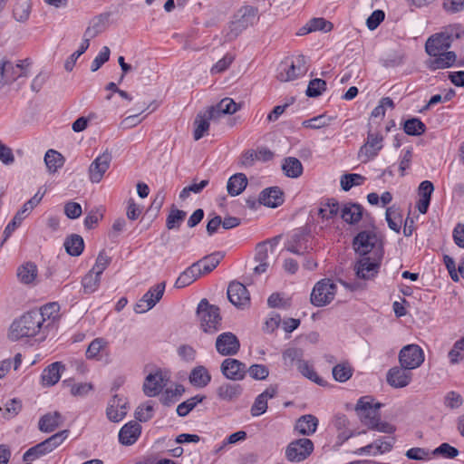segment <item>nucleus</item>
<instances>
[{
	"mask_svg": "<svg viewBox=\"0 0 464 464\" xmlns=\"http://www.w3.org/2000/svg\"><path fill=\"white\" fill-rule=\"evenodd\" d=\"M44 329L46 328L43 324L41 315L37 310H34L24 314L11 324L8 338L14 342L25 337H34Z\"/></svg>",
	"mask_w": 464,
	"mask_h": 464,
	"instance_id": "obj_1",
	"label": "nucleus"
},
{
	"mask_svg": "<svg viewBox=\"0 0 464 464\" xmlns=\"http://www.w3.org/2000/svg\"><path fill=\"white\" fill-rule=\"evenodd\" d=\"M353 248L361 256L373 252L375 256H382L383 243L376 228L362 230L353 238Z\"/></svg>",
	"mask_w": 464,
	"mask_h": 464,
	"instance_id": "obj_2",
	"label": "nucleus"
},
{
	"mask_svg": "<svg viewBox=\"0 0 464 464\" xmlns=\"http://www.w3.org/2000/svg\"><path fill=\"white\" fill-rule=\"evenodd\" d=\"M459 26H450L445 31L431 35L426 42L425 49L429 55H437L446 52L453 41L463 34Z\"/></svg>",
	"mask_w": 464,
	"mask_h": 464,
	"instance_id": "obj_3",
	"label": "nucleus"
},
{
	"mask_svg": "<svg viewBox=\"0 0 464 464\" xmlns=\"http://www.w3.org/2000/svg\"><path fill=\"white\" fill-rule=\"evenodd\" d=\"M31 62L28 59L12 62L2 59L0 61V88L14 82L22 77H27Z\"/></svg>",
	"mask_w": 464,
	"mask_h": 464,
	"instance_id": "obj_4",
	"label": "nucleus"
},
{
	"mask_svg": "<svg viewBox=\"0 0 464 464\" xmlns=\"http://www.w3.org/2000/svg\"><path fill=\"white\" fill-rule=\"evenodd\" d=\"M197 314L202 330L207 334H215L221 325L219 308L210 304L207 299L198 304Z\"/></svg>",
	"mask_w": 464,
	"mask_h": 464,
	"instance_id": "obj_5",
	"label": "nucleus"
},
{
	"mask_svg": "<svg viewBox=\"0 0 464 464\" xmlns=\"http://www.w3.org/2000/svg\"><path fill=\"white\" fill-rule=\"evenodd\" d=\"M337 288V285L329 278L318 281L310 295L311 304L317 307L331 304L336 296Z\"/></svg>",
	"mask_w": 464,
	"mask_h": 464,
	"instance_id": "obj_6",
	"label": "nucleus"
},
{
	"mask_svg": "<svg viewBox=\"0 0 464 464\" xmlns=\"http://www.w3.org/2000/svg\"><path fill=\"white\" fill-rule=\"evenodd\" d=\"M307 72L306 60L304 55H298L291 61L282 62L278 67L276 78L280 82H289Z\"/></svg>",
	"mask_w": 464,
	"mask_h": 464,
	"instance_id": "obj_7",
	"label": "nucleus"
},
{
	"mask_svg": "<svg viewBox=\"0 0 464 464\" xmlns=\"http://www.w3.org/2000/svg\"><path fill=\"white\" fill-rule=\"evenodd\" d=\"M424 352L417 344H408L399 353L401 366L409 370L419 368L424 362Z\"/></svg>",
	"mask_w": 464,
	"mask_h": 464,
	"instance_id": "obj_8",
	"label": "nucleus"
},
{
	"mask_svg": "<svg viewBox=\"0 0 464 464\" xmlns=\"http://www.w3.org/2000/svg\"><path fill=\"white\" fill-rule=\"evenodd\" d=\"M383 135L380 132L368 131L364 144L358 151V158L362 162L374 159L383 147Z\"/></svg>",
	"mask_w": 464,
	"mask_h": 464,
	"instance_id": "obj_9",
	"label": "nucleus"
},
{
	"mask_svg": "<svg viewBox=\"0 0 464 464\" xmlns=\"http://www.w3.org/2000/svg\"><path fill=\"white\" fill-rule=\"evenodd\" d=\"M314 450V444L309 439H299L292 441L286 448L285 455L290 461L304 460Z\"/></svg>",
	"mask_w": 464,
	"mask_h": 464,
	"instance_id": "obj_10",
	"label": "nucleus"
},
{
	"mask_svg": "<svg viewBox=\"0 0 464 464\" xmlns=\"http://www.w3.org/2000/svg\"><path fill=\"white\" fill-rule=\"evenodd\" d=\"M357 415L362 423L371 430L384 433H392L395 430L392 424L381 421L379 409L358 412Z\"/></svg>",
	"mask_w": 464,
	"mask_h": 464,
	"instance_id": "obj_11",
	"label": "nucleus"
},
{
	"mask_svg": "<svg viewBox=\"0 0 464 464\" xmlns=\"http://www.w3.org/2000/svg\"><path fill=\"white\" fill-rule=\"evenodd\" d=\"M382 256H362L354 266L356 276L362 279H371L378 272L379 264Z\"/></svg>",
	"mask_w": 464,
	"mask_h": 464,
	"instance_id": "obj_12",
	"label": "nucleus"
},
{
	"mask_svg": "<svg viewBox=\"0 0 464 464\" xmlns=\"http://www.w3.org/2000/svg\"><path fill=\"white\" fill-rule=\"evenodd\" d=\"M111 159V154L106 150L91 163L88 174L92 183H99L102 181L104 174L110 168Z\"/></svg>",
	"mask_w": 464,
	"mask_h": 464,
	"instance_id": "obj_13",
	"label": "nucleus"
},
{
	"mask_svg": "<svg viewBox=\"0 0 464 464\" xmlns=\"http://www.w3.org/2000/svg\"><path fill=\"white\" fill-rule=\"evenodd\" d=\"M165 283H160L151 287L136 304V313L142 314L150 310L162 297Z\"/></svg>",
	"mask_w": 464,
	"mask_h": 464,
	"instance_id": "obj_14",
	"label": "nucleus"
},
{
	"mask_svg": "<svg viewBox=\"0 0 464 464\" xmlns=\"http://www.w3.org/2000/svg\"><path fill=\"white\" fill-rule=\"evenodd\" d=\"M169 376L162 371H156L153 373H150L144 381L143 392L149 397H154L158 395L164 387L168 384Z\"/></svg>",
	"mask_w": 464,
	"mask_h": 464,
	"instance_id": "obj_15",
	"label": "nucleus"
},
{
	"mask_svg": "<svg viewBox=\"0 0 464 464\" xmlns=\"http://www.w3.org/2000/svg\"><path fill=\"white\" fill-rule=\"evenodd\" d=\"M227 298L237 308H246L250 304V295L246 287L239 282H232L227 287Z\"/></svg>",
	"mask_w": 464,
	"mask_h": 464,
	"instance_id": "obj_16",
	"label": "nucleus"
},
{
	"mask_svg": "<svg viewBox=\"0 0 464 464\" xmlns=\"http://www.w3.org/2000/svg\"><path fill=\"white\" fill-rule=\"evenodd\" d=\"M239 348V340L230 332L219 334L216 340V349L223 356L235 355Z\"/></svg>",
	"mask_w": 464,
	"mask_h": 464,
	"instance_id": "obj_17",
	"label": "nucleus"
},
{
	"mask_svg": "<svg viewBox=\"0 0 464 464\" xmlns=\"http://www.w3.org/2000/svg\"><path fill=\"white\" fill-rule=\"evenodd\" d=\"M257 14V9L252 6H247L244 9V14L240 18L235 19L229 24L228 31L226 37L228 41L234 40L237 37L247 26V17H255Z\"/></svg>",
	"mask_w": 464,
	"mask_h": 464,
	"instance_id": "obj_18",
	"label": "nucleus"
},
{
	"mask_svg": "<svg viewBox=\"0 0 464 464\" xmlns=\"http://www.w3.org/2000/svg\"><path fill=\"white\" fill-rule=\"evenodd\" d=\"M410 371L402 366L391 368L386 376L388 384L396 389L408 386L412 379V374Z\"/></svg>",
	"mask_w": 464,
	"mask_h": 464,
	"instance_id": "obj_19",
	"label": "nucleus"
},
{
	"mask_svg": "<svg viewBox=\"0 0 464 464\" xmlns=\"http://www.w3.org/2000/svg\"><path fill=\"white\" fill-rule=\"evenodd\" d=\"M109 18V13H102L92 18L83 34V38L90 42L92 39L105 31L108 26Z\"/></svg>",
	"mask_w": 464,
	"mask_h": 464,
	"instance_id": "obj_20",
	"label": "nucleus"
},
{
	"mask_svg": "<svg viewBox=\"0 0 464 464\" xmlns=\"http://www.w3.org/2000/svg\"><path fill=\"white\" fill-rule=\"evenodd\" d=\"M222 373L230 380L239 381L245 377L246 365L236 359H226L221 363Z\"/></svg>",
	"mask_w": 464,
	"mask_h": 464,
	"instance_id": "obj_21",
	"label": "nucleus"
},
{
	"mask_svg": "<svg viewBox=\"0 0 464 464\" xmlns=\"http://www.w3.org/2000/svg\"><path fill=\"white\" fill-rule=\"evenodd\" d=\"M141 432V426L136 421L126 423L119 432V440L123 445H132L137 441Z\"/></svg>",
	"mask_w": 464,
	"mask_h": 464,
	"instance_id": "obj_22",
	"label": "nucleus"
},
{
	"mask_svg": "<svg viewBox=\"0 0 464 464\" xmlns=\"http://www.w3.org/2000/svg\"><path fill=\"white\" fill-rule=\"evenodd\" d=\"M363 208L356 203H345L340 208L342 219L347 224H357L362 218Z\"/></svg>",
	"mask_w": 464,
	"mask_h": 464,
	"instance_id": "obj_23",
	"label": "nucleus"
},
{
	"mask_svg": "<svg viewBox=\"0 0 464 464\" xmlns=\"http://www.w3.org/2000/svg\"><path fill=\"white\" fill-rule=\"evenodd\" d=\"M240 106L231 98L222 99L216 106L208 108L209 117H215L217 120L225 114H233L239 110Z\"/></svg>",
	"mask_w": 464,
	"mask_h": 464,
	"instance_id": "obj_24",
	"label": "nucleus"
},
{
	"mask_svg": "<svg viewBox=\"0 0 464 464\" xmlns=\"http://www.w3.org/2000/svg\"><path fill=\"white\" fill-rule=\"evenodd\" d=\"M277 392V389L276 386L268 387L264 392L259 394L254 404L251 407V414L255 417L260 416L266 411L267 409V400L275 397Z\"/></svg>",
	"mask_w": 464,
	"mask_h": 464,
	"instance_id": "obj_25",
	"label": "nucleus"
},
{
	"mask_svg": "<svg viewBox=\"0 0 464 464\" xmlns=\"http://www.w3.org/2000/svg\"><path fill=\"white\" fill-rule=\"evenodd\" d=\"M209 111L198 113L194 121L193 138L195 140H200L208 134L209 130V121L217 120L215 117H209Z\"/></svg>",
	"mask_w": 464,
	"mask_h": 464,
	"instance_id": "obj_26",
	"label": "nucleus"
},
{
	"mask_svg": "<svg viewBox=\"0 0 464 464\" xmlns=\"http://www.w3.org/2000/svg\"><path fill=\"white\" fill-rule=\"evenodd\" d=\"M284 202L283 192L278 188L264 189L259 196V203L269 208H276Z\"/></svg>",
	"mask_w": 464,
	"mask_h": 464,
	"instance_id": "obj_27",
	"label": "nucleus"
},
{
	"mask_svg": "<svg viewBox=\"0 0 464 464\" xmlns=\"http://www.w3.org/2000/svg\"><path fill=\"white\" fill-rule=\"evenodd\" d=\"M433 190V184L429 180L422 181L420 184L418 188L420 198L417 202V208L420 213L425 214L427 212Z\"/></svg>",
	"mask_w": 464,
	"mask_h": 464,
	"instance_id": "obj_28",
	"label": "nucleus"
},
{
	"mask_svg": "<svg viewBox=\"0 0 464 464\" xmlns=\"http://www.w3.org/2000/svg\"><path fill=\"white\" fill-rule=\"evenodd\" d=\"M127 414V406L126 401L115 396L110 402L107 408V416L108 418L114 421L118 422L121 420L125 415Z\"/></svg>",
	"mask_w": 464,
	"mask_h": 464,
	"instance_id": "obj_29",
	"label": "nucleus"
},
{
	"mask_svg": "<svg viewBox=\"0 0 464 464\" xmlns=\"http://www.w3.org/2000/svg\"><path fill=\"white\" fill-rule=\"evenodd\" d=\"M43 320L45 328L53 325L60 317V305L56 302L49 303L37 311Z\"/></svg>",
	"mask_w": 464,
	"mask_h": 464,
	"instance_id": "obj_30",
	"label": "nucleus"
},
{
	"mask_svg": "<svg viewBox=\"0 0 464 464\" xmlns=\"http://www.w3.org/2000/svg\"><path fill=\"white\" fill-rule=\"evenodd\" d=\"M432 56L428 62V67L431 70L449 68L455 63L457 58L454 52H443Z\"/></svg>",
	"mask_w": 464,
	"mask_h": 464,
	"instance_id": "obj_31",
	"label": "nucleus"
},
{
	"mask_svg": "<svg viewBox=\"0 0 464 464\" xmlns=\"http://www.w3.org/2000/svg\"><path fill=\"white\" fill-rule=\"evenodd\" d=\"M318 426V419L311 414L300 417L295 426V430L304 436L312 435Z\"/></svg>",
	"mask_w": 464,
	"mask_h": 464,
	"instance_id": "obj_32",
	"label": "nucleus"
},
{
	"mask_svg": "<svg viewBox=\"0 0 464 464\" xmlns=\"http://www.w3.org/2000/svg\"><path fill=\"white\" fill-rule=\"evenodd\" d=\"M64 366L60 362H55L45 368L42 373V382L45 386H53L57 383L61 378V371Z\"/></svg>",
	"mask_w": 464,
	"mask_h": 464,
	"instance_id": "obj_33",
	"label": "nucleus"
},
{
	"mask_svg": "<svg viewBox=\"0 0 464 464\" xmlns=\"http://www.w3.org/2000/svg\"><path fill=\"white\" fill-rule=\"evenodd\" d=\"M63 422L60 412L54 411L44 415L39 420V429L44 432H52Z\"/></svg>",
	"mask_w": 464,
	"mask_h": 464,
	"instance_id": "obj_34",
	"label": "nucleus"
},
{
	"mask_svg": "<svg viewBox=\"0 0 464 464\" xmlns=\"http://www.w3.org/2000/svg\"><path fill=\"white\" fill-rule=\"evenodd\" d=\"M333 29V24L324 18H313L304 26L299 29L298 34L304 35L314 31L330 32Z\"/></svg>",
	"mask_w": 464,
	"mask_h": 464,
	"instance_id": "obj_35",
	"label": "nucleus"
},
{
	"mask_svg": "<svg viewBox=\"0 0 464 464\" xmlns=\"http://www.w3.org/2000/svg\"><path fill=\"white\" fill-rule=\"evenodd\" d=\"M247 178L244 173H237L228 179L227 188L230 196L241 194L247 186Z\"/></svg>",
	"mask_w": 464,
	"mask_h": 464,
	"instance_id": "obj_36",
	"label": "nucleus"
},
{
	"mask_svg": "<svg viewBox=\"0 0 464 464\" xmlns=\"http://www.w3.org/2000/svg\"><path fill=\"white\" fill-rule=\"evenodd\" d=\"M201 276V270L198 268V265L193 263L189 267H188L184 272H182L179 275V276L176 280L175 285L178 288L185 287L192 284Z\"/></svg>",
	"mask_w": 464,
	"mask_h": 464,
	"instance_id": "obj_37",
	"label": "nucleus"
},
{
	"mask_svg": "<svg viewBox=\"0 0 464 464\" xmlns=\"http://www.w3.org/2000/svg\"><path fill=\"white\" fill-rule=\"evenodd\" d=\"M38 269L35 264L27 262L17 269V277L23 284L31 285L36 280Z\"/></svg>",
	"mask_w": 464,
	"mask_h": 464,
	"instance_id": "obj_38",
	"label": "nucleus"
},
{
	"mask_svg": "<svg viewBox=\"0 0 464 464\" xmlns=\"http://www.w3.org/2000/svg\"><path fill=\"white\" fill-rule=\"evenodd\" d=\"M211 381V375L208 369L202 365L195 367L189 374V382L192 385L203 388Z\"/></svg>",
	"mask_w": 464,
	"mask_h": 464,
	"instance_id": "obj_39",
	"label": "nucleus"
},
{
	"mask_svg": "<svg viewBox=\"0 0 464 464\" xmlns=\"http://www.w3.org/2000/svg\"><path fill=\"white\" fill-rule=\"evenodd\" d=\"M32 0H15L13 9V15L18 22H25L31 14Z\"/></svg>",
	"mask_w": 464,
	"mask_h": 464,
	"instance_id": "obj_40",
	"label": "nucleus"
},
{
	"mask_svg": "<svg viewBox=\"0 0 464 464\" xmlns=\"http://www.w3.org/2000/svg\"><path fill=\"white\" fill-rule=\"evenodd\" d=\"M242 392L239 384L224 383L217 390L218 396L224 401H233L237 398Z\"/></svg>",
	"mask_w": 464,
	"mask_h": 464,
	"instance_id": "obj_41",
	"label": "nucleus"
},
{
	"mask_svg": "<svg viewBox=\"0 0 464 464\" xmlns=\"http://www.w3.org/2000/svg\"><path fill=\"white\" fill-rule=\"evenodd\" d=\"M66 252L72 256H78L84 248V242L81 236L72 235L64 242Z\"/></svg>",
	"mask_w": 464,
	"mask_h": 464,
	"instance_id": "obj_42",
	"label": "nucleus"
},
{
	"mask_svg": "<svg viewBox=\"0 0 464 464\" xmlns=\"http://www.w3.org/2000/svg\"><path fill=\"white\" fill-rule=\"evenodd\" d=\"M45 165L50 172H56L64 163V158L54 150H49L44 156Z\"/></svg>",
	"mask_w": 464,
	"mask_h": 464,
	"instance_id": "obj_43",
	"label": "nucleus"
},
{
	"mask_svg": "<svg viewBox=\"0 0 464 464\" xmlns=\"http://www.w3.org/2000/svg\"><path fill=\"white\" fill-rule=\"evenodd\" d=\"M282 168L285 174L290 178H297L303 172L302 163L298 159L293 157L285 159Z\"/></svg>",
	"mask_w": 464,
	"mask_h": 464,
	"instance_id": "obj_44",
	"label": "nucleus"
},
{
	"mask_svg": "<svg viewBox=\"0 0 464 464\" xmlns=\"http://www.w3.org/2000/svg\"><path fill=\"white\" fill-rule=\"evenodd\" d=\"M222 256L219 254H212L210 256H205L198 262H195V264L198 265V268L201 270V275H205L216 268Z\"/></svg>",
	"mask_w": 464,
	"mask_h": 464,
	"instance_id": "obj_45",
	"label": "nucleus"
},
{
	"mask_svg": "<svg viewBox=\"0 0 464 464\" xmlns=\"http://www.w3.org/2000/svg\"><path fill=\"white\" fill-rule=\"evenodd\" d=\"M108 346V342L104 338H95L86 350L88 359H99L100 354L103 353Z\"/></svg>",
	"mask_w": 464,
	"mask_h": 464,
	"instance_id": "obj_46",
	"label": "nucleus"
},
{
	"mask_svg": "<svg viewBox=\"0 0 464 464\" xmlns=\"http://www.w3.org/2000/svg\"><path fill=\"white\" fill-rule=\"evenodd\" d=\"M385 216L389 227L397 233L400 232L402 223L400 210L394 207H390L386 209Z\"/></svg>",
	"mask_w": 464,
	"mask_h": 464,
	"instance_id": "obj_47",
	"label": "nucleus"
},
{
	"mask_svg": "<svg viewBox=\"0 0 464 464\" xmlns=\"http://www.w3.org/2000/svg\"><path fill=\"white\" fill-rule=\"evenodd\" d=\"M340 208L339 204L335 200H328L321 204L318 208V215L323 219H331L338 215Z\"/></svg>",
	"mask_w": 464,
	"mask_h": 464,
	"instance_id": "obj_48",
	"label": "nucleus"
},
{
	"mask_svg": "<svg viewBox=\"0 0 464 464\" xmlns=\"http://www.w3.org/2000/svg\"><path fill=\"white\" fill-rule=\"evenodd\" d=\"M100 280L101 276L99 275L92 271H89V273L86 274L82 280L83 292L85 294H92L95 292L99 287Z\"/></svg>",
	"mask_w": 464,
	"mask_h": 464,
	"instance_id": "obj_49",
	"label": "nucleus"
},
{
	"mask_svg": "<svg viewBox=\"0 0 464 464\" xmlns=\"http://www.w3.org/2000/svg\"><path fill=\"white\" fill-rule=\"evenodd\" d=\"M353 375V369L349 363L343 362L333 368V376L335 381L344 382Z\"/></svg>",
	"mask_w": 464,
	"mask_h": 464,
	"instance_id": "obj_50",
	"label": "nucleus"
},
{
	"mask_svg": "<svg viewBox=\"0 0 464 464\" xmlns=\"http://www.w3.org/2000/svg\"><path fill=\"white\" fill-rule=\"evenodd\" d=\"M425 130V124L416 118L410 119L404 123V131L408 135L418 136L424 133Z\"/></svg>",
	"mask_w": 464,
	"mask_h": 464,
	"instance_id": "obj_51",
	"label": "nucleus"
},
{
	"mask_svg": "<svg viewBox=\"0 0 464 464\" xmlns=\"http://www.w3.org/2000/svg\"><path fill=\"white\" fill-rule=\"evenodd\" d=\"M332 120V117H328L325 114H321L303 121L302 124L304 128L317 130L328 126Z\"/></svg>",
	"mask_w": 464,
	"mask_h": 464,
	"instance_id": "obj_52",
	"label": "nucleus"
},
{
	"mask_svg": "<svg viewBox=\"0 0 464 464\" xmlns=\"http://www.w3.org/2000/svg\"><path fill=\"white\" fill-rule=\"evenodd\" d=\"M63 383L70 387L72 396H85L93 389L90 382L71 383L69 381H64Z\"/></svg>",
	"mask_w": 464,
	"mask_h": 464,
	"instance_id": "obj_53",
	"label": "nucleus"
},
{
	"mask_svg": "<svg viewBox=\"0 0 464 464\" xmlns=\"http://www.w3.org/2000/svg\"><path fill=\"white\" fill-rule=\"evenodd\" d=\"M364 177L360 174L353 173V174H345L341 179V187L343 190L348 191L353 186H358L362 184L364 181Z\"/></svg>",
	"mask_w": 464,
	"mask_h": 464,
	"instance_id": "obj_54",
	"label": "nucleus"
},
{
	"mask_svg": "<svg viewBox=\"0 0 464 464\" xmlns=\"http://www.w3.org/2000/svg\"><path fill=\"white\" fill-rule=\"evenodd\" d=\"M203 399L204 397L197 395L187 400L186 401H183L177 407V413L181 417L188 415V412L192 411L198 403L203 401Z\"/></svg>",
	"mask_w": 464,
	"mask_h": 464,
	"instance_id": "obj_55",
	"label": "nucleus"
},
{
	"mask_svg": "<svg viewBox=\"0 0 464 464\" xmlns=\"http://www.w3.org/2000/svg\"><path fill=\"white\" fill-rule=\"evenodd\" d=\"M449 358L452 364H456L464 358V338L457 341L449 352Z\"/></svg>",
	"mask_w": 464,
	"mask_h": 464,
	"instance_id": "obj_56",
	"label": "nucleus"
},
{
	"mask_svg": "<svg viewBox=\"0 0 464 464\" xmlns=\"http://www.w3.org/2000/svg\"><path fill=\"white\" fill-rule=\"evenodd\" d=\"M154 413V405L150 402H146L144 404L140 405L136 411L135 416L136 419L140 421H148L153 417Z\"/></svg>",
	"mask_w": 464,
	"mask_h": 464,
	"instance_id": "obj_57",
	"label": "nucleus"
},
{
	"mask_svg": "<svg viewBox=\"0 0 464 464\" xmlns=\"http://www.w3.org/2000/svg\"><path fill=\"white\" fill-rule=\"evenodd\" d=\"M186 217V212L183 210L173 208L167 218V227L173 229L179 227L180 223Z\"/></svg>",
	"mask_w": 464,
	"mask_h": 464,
	"instance_id": "obj_58",
	"label": "nucleus"
},
{
	"mask_svg": "<svg viewBox=\"0 0 464 464\" xmlns=\"http://www.w3.org/2000/svg\"><path fill=\"white\" fill-rule=\"evenodd\" d=\"M326 88V82L325 81L316 78L312 80L309 84L308 88L306 90V94L309 97H317L322 94V92Z\"/></svg>",
	"mask_w": 464,
	"mask_h": 464,
	"instance_id": "obj_59",
	"label": "nucleus"
},
{
	"mask_svg": "<svg viewBox=\"0 0 464 464\" xmlns=\"http://www.w3.org/2000/svg\"><path fill=\"white\" fill-rule=\"evenodd\" d=\"M67 435L68 430H63L61 432L55 433L54 435L43 441L45 444L47 451L51 452L59 445H61L67 438Z\"/></svg>",
	"mask_w": 464,
	"mask_h": 464,
	"instance_id": "obj_60",
	"label": "nucleus"
},
{
	"mask_svg": "<svg viewBox=\"0 0 464 464\" xmlns=\"http://www.w3.org/2000/svg\"><path fill=\"white\" fill-rule=\"evenodd\" d=\"M297 369L304 376H305L309 380L316 383H320L321 379L318 377L314 370L306 362L298 360Z\"/></svg>",
	"mask_w": 464,
	"mask_h": 464,
	"instance_id": "obj_61",
	"label": "nucleus"
},
{
	"mask_svg": "<svg viewBox=\"0 0 464 464\" xmlns=\"http://www.w3.org/2000/svg\"><path fill=\"white\" fill-rule=\"evenodd\" d=\"M45 444L44 442H41L34 447H32L29 449L24 454V461H32L35 459L48 453Z\"/></svg>",
	"mask_w": 464,
	"mask_h": 464,
	"instance_id": "obj_62",
	"label": "nucleus"
},
{
	"mask_svg": "<svg viewBox=\"0 0 464 464\" xmlns=\"http://www.w3.org/2000/svg\"><path fill=\"white\" fill-rule=\"evenodd\" d=\"M235 57L232 54H226L222 59L218 61L210 69L212 74H218L225 72L233 63Z\"/></svg>",
	"mask_w": 464,
	"mask_h": 464,
	"instance_id": "obj_63",
	"label": "nucleus"
},
{
	"mask_svg": "<svg viewBox=\"0 0 464 464\" xmlns=\"http://www.w3.org/2000/svg\"><path fill=\"white\" fill-rule=\"evenodd\" d=\"M433 454L447 459H454L459 455V450L449 443H442L433 450Z\"/></svg>",
	"mask_w": 464,
	"mask_h": 464,
	"instance_id": "obj_64",
	"label": "nucleus"
}]
</instances>
